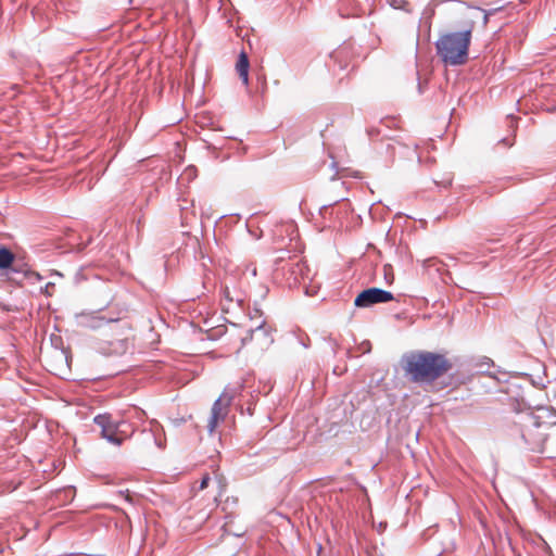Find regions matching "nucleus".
Masks as SVG:
<instances>
[{"label":"nucleus","mask_w":556,"mask_h":556,"mask_svg":"<svg viewBox=\"0 0 556 556\" xmlns=\"http://www.w3.org/2000/svg\"><path fill=\"white\" fill-rule=\"evenodd\" d=\"M402 362L405 374L415 382H432L452 368L444 355L432 352L410 353Z\"/></svg>","instance_id":"1"},{"label":"nucleus","mask_w":556,"mask_h":556,"mask_svg":"<svg viewBox=\"0 0 556 556\" xmlns=\"http://www.w3.org/2000/svg\"><path fill=\"white\" fill-rule=\"evenodd\" d=\"M472 23L463 31L446 33L435 42L438 56L446 65H463L468 61V50L471 41Z\"/></svg>","instance_id":"2"},{"label":"nucleus","mask_w":556,"mask_h":556,"mask_svg":"<svg viewBox=\"0 0 556 556\" xmlns=\"http://www.w3.org/2000/svg\"><path fill=\"white\" fill-rule=\"evenodd\" d=\"M100 428L101 437L115 445L123 444L135 432L134 427L125 420H115L109 414L98 415L93 419Z\"/></svg>","instance_id":"3"},{"label":"nucleus","mask_w":556,"mask_h":556,"mask_svg":"<svg viewBox=\"0 0 556 556\" xmlns=\"http://www.w3.org/2000/svg\"><path fill=\"white\" fill-rule=\"evenodd\" d=\"M236 396V391L231 389H224L218 399L213 403L211 408V416L207 421V430L213 433L218 425L225 420L229 413V407Z\"/></svg>","instance_id":"4"},{"label":"nucleus","mask_w":556,"mask_h":556,"mask_svg":"<svg viewBox=\"0 0 556 556\" xmlns=\"http://www.w3.org/2000/svg\"><path fill=\"white\" fill-rule=\"evenodd\" d=\"M394 299L390 291H386L379 288H369L362 291L354 301L357 307H368L378 303H387Z\"/></svg>","instance_id":"5"},{"label":"nucleus","mask_w":556,"mask_h":556,"mask_svg":"<svg viewBox=\"0 0 556 556\" xmlns=\"http://www.w3.org/2000/svg\"><path fill=\"white\" fill-rule=\"evenodd\" d=\"M249 341L254 343V348L266 350L274 342L269 329L265 325H260L251 330Z\"/></svg>","instance_id":"6"},{"label":"nucleus","mask_w":556,"mask_h":556,"mask_svg":"<svg viewBox=\"0 0 556 556\" xmlns=\"http://www.w3.org/2000/svg\"><path fill=\"white\" fill-rule=\"evenodd\" d=\"M241 539L240 536L227 533L222 536L217 547V556H235L240 548Z\"/></svg>","instance_id":"7"},{"label":"nucleus","mask_w":556,"mask_h":556,"mask_svg":"<svg viewBox=\"0 0 556 556\" xmlns=\"http://www.w3.org/2000/svg\"><path fill=\"white\" fill-rule=\"evenodd\" d=\"M249 67H250V63H249L248 54L244 51H242L239 54V58L237 60L236 71H237L240 79L242 80V83L245 86H248V84H249Z\"/></svg>","instance_id":"8"},{"label":"nucleus","mask_w":556,"mask_h":556,"mask_svg":"<svg viewBox=\"0 0 556 556\" xmlns=\"http://www.w3.org/2000/svg\"><path fill=\"white\" fill-rule=\"evenodd\" d=\"M213 482L216 488V492L214 494V502L217 503L218 498L225 494L228 485L225 476L219 471L218 468L213 470Z\"/></svg>","instance_id":"9"},{"label":"nucleus","mask_w":556,"mask_h":556,"mask_svg":"<svg viewBox=\"0 0 556 556\" xmlns=\"http://www.w3.org/2000/svg\"><path fill=\"white\" fill-rule=\"evenodd\" d=\"M14 258V254L8 248H0V269H7L11 267Z\"/></svg>","instance_id":"10"},{"label":"nucleus","mask_w":556,"mask_h":556,"mask_svg":"<svg viewBox=\"0 0 556 556\" xmlns=\"http://www.w3.org/2000/svg\"><path fill=\"white\" fill-rule=\"evenodd\" d=\"M238 303L240 304L241 300L240 299H233L231 295H230V291L228 288H225L224 290V300H223V307H224V311L225 312H229L232 306H233V303Z\"/></svg>","instance_id":"11"},{"label":"nucleus","mask_w":556,"mask_h":556,"mask_svg":"<svg viewBox=\"0 0 556 556\" xmlns=\"http://www.w3.org/2000/svg\"><path fill=\"white\" fill-rule=\"evenodd\" d=\"M211 481H213V477H211L210 473L203 475L200 485H199V490L202 491V490L206 489Z\"/></svg>","instance_id":"12"},{"label":"nucleus","mask_w":556,"mask_h":556,"mask_svg":"<svg viewBox=\"0 0 556 556\" xmlns=\"http://www.w3.org/2000/svg\"><path fill=\"white\" fill-rule=\"evenodd\" d=\"M247 270L250 271L252 277H255L257 275V268L254 264H250L247 266Z\"/></svg>","instance_id":"13"},{"label":"nucleus","mask_w":556,"mask_h":556,"mask_svg":"<svg viewBox=\"0 0 556 556\" xmlns=\"http://www.w3.org/2000/svg\"><path fill=\"white\" fill-rule=\"evenodd\" d=\"M477 15H481L482 17V23H483V26H485L488 24V21H489V16L488 14L483 13V12H477Z\"/></svg>","instance_id":"14"},{"label":"nucleus","mask_w":556,"mask_h":556,"mask_svg":"<svg viewBox=\"0 0 556 556\" xmlns=\"http://www.w3.org/2000/svg\"><path fill=\"white\" fill-rule=\"evenodd\" d=\"M389 2L394 8H400L401 7L397 0H389Z\"/></svg>","instance_id":"15"},{"label":"nucleus","mask_w":556,"mask_h":556,"mask_svg":"<svg viewBox=\"0 0 556 556\" xmlns=\"http://www.w3.org/2000/svg\"><path fill=\"white\" fill-rule=\"evenodd\" d=\"M119 494L122 496H124L127 501H131V496L129 495V493L127 492V494L125 495V492L124 491H121Z\"/></svg>","instance_id":"16"},{"label":"nucleus","mask_w":556,"mask_h":556,"mask_svg":"<svg viewBox=\"0 0 556 556\" xmlns=\"http://www.w3.org/2000/svg\"><path fill=\"white\" fill-rule=\"evenodd\" d=\"M390 269H391V267H390V266H388V265H387V266H384V271H386V273H387L388 270H390Z\"/></svg>","instance_id":"17"}]
</instances>
